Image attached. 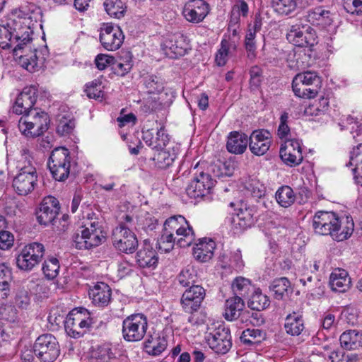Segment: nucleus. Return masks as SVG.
<instances>
[{
  "label": "nucleus",
  "instance_id": "28",
  "mask_svg": "<svg viewBox=\"0 0 362 362\" xmlns=\"http://www.w3.org/2000/svg\"><path fill=\"white\" fill-rule=\"evenodd\" d=\"M337 225V228L334 229V240L341 242L349 239L354 230L352 217L346 215L339 216Z\"/></svg>",
  "mask_w": 362,
  "mask_h": 362
},
{
  "label": "nucleus",
  "instance_id": "63",
  "mask_svg": "<svg viewBox=\"0 0 362 362\" xmlns=\"http://www.w3.org/2000/svg\"><path fill=\"white\" fill-rule=\"evenodd\" d=\"M343 7L349 13L362 14V1H344Z\"/></svg>",
  "mask_w": 362,
  "mask_h": 362
},
{
  "label": "nucleus",
  "instance_id": "48",
  "mask_svg": "<svg viewBox=\"0 0 362 362\" xmlns=\"http://www.w3.org/2000/svg\"><path fill=\"white\" fill-rule=\"evenodd\" d=\"M177 238L173 233L163 230V233L158 240V247L164 252H169L174 247L175 243H177Z\"/></svg>",
  "mask_w": 362,
  "mask_h": 362
},
{
  "label": "nucleus",
  "instance_id": "8",
  "mask_svg": "<svg viewBox=\"0 0 362 362\" xmlns=\"http://www.w3.org/2000/svg\"><path fill=\"white\" fill-rule=\"evenodd\" d=\"M124 40V35L117 25L103 23L100 27L99 40L103 47L108 51L120 48Z\"/></svg>",
  "mask_w": 362,
  "mask_h": 362
},
{
  "label": "nucleus",
  "instance_id": "16",
  "mask_svg": "<svg viewBox=\"0 0 362 362\" xmlns=\"http://www.w3.org/2000/svg\"><path fill=\"white\" fill-rule=\"evenodd\" d=\"M163 49L170 58L184 56L189 49L187 37L181 33L170 34L163 43Z\"/></svg>",
  "mask_w": 362,
  "mask_h": 362
},
{
  "label": "nucleus",
  "instance_id": "47",
  "mask_svg": "<svg viewBox=\"0 0 362 362\" xmlns=\"http://www.w3.org/2000/svg\"><path fill=\"white\" fill-rule=\"evenodd\" d=\"M59 260L52 257L45 260L42 270L47 279H54L59 274Z\"/></svg>",
  "mask_w": 362,
  "mask_h": 362
},
{
  "label": "nucleus",
  "instance_id": "41",
  "mask_svg": "<svg viewBox=\"0 0 362 362\" xmlns=\"http://www.w3.org/2000/svg\"><path fill=\"white\" fill-rule=\"evenodd\" d=\"M237 167L235 162L228 160L224 162L218 161L212 166V171L215 176H231Z\"/></svg>",
  "mask_w": 362,
  "mask_h": 362
},
{
  "label": "nucleus",
  "instance_id": "62",
  "mask_svg": "<svg viewBox=\"0 0 362 362\" xmlns=\"http://www.w3.org/2000/svg\"><path fill=\"white\" fill-rule=\"evenodd\" d=\"M114 59L113 57L107 54H98L95 59V65L98 69L104 70L107 66L113 65Z\"/></svg>",
  "mask_w": 362,
  "mask_h": 362
},
{
  "label": "nucleus",
  "instance_id": "12",
  "mask_svg": "<svg viewBox=\"0 0 362 362\" xmlns=\"http://www.w3.org/2000/svg\"><path fill=\"white\" fill-rule=\"evenodd\" d=\"M209 347L216 353L226 354L232 346L231 336L228 328L219 325L207 337Z\"/></svg>",
  "mask_w": 362,
  "mask_h": 362
},
{
  "label": "nucleus",
  "instance_id": "43",
  "mask_svg": "<svg viewBox=\"0 0 362 362\" xmlns=\"http://www.w3.org/2000/svg\"><path fill=\"white\" fill-rule=\"evenodd\" d=\"M104 6L109 16L117 19L124 17L127 11L124 1H105Z\"/></svg>",
  "mask_w": 362,
  "mask_h": 362
},
{
  "label": "nucleus",
  "instance_id": "30",
  "mask_svg": "<svg viewBox=\"0 0 362 362\" xmlns=\"http://www.w3.org/2000/svg\"><path fill=\"white\" fill-rule=\"evenodd\" d=\"M248 144L247 136L241 132H230L226 144L229 152L235 154H242L245 152Z\"/></svg>",
  "mask_w": 362,
  "mask_h": 362
},
{
  "label": "nucleus",
  "instance_id": "58",
  "mask_svg": "<svg viewBox=\"0 0 362 362\" xmlns=\"http://www.w3.org/2000/svg\"><path fill=\"white\" fill-rule=\"evenodd\" d=\"M113 66L115 70L117 72L118 74L124 76L127 74L132 68V57L129 56V54H127L125 59H121L119 61H115L114 59Z\"/></svg>",
  "mask_w": 362,
  "mask_h": 362
},
{
  "label": "nucleus",
  "instance_id": "7",
  "mask_svg": "<svg viewBox=\"0 0 362 362\" xmlns=\"http://www.w3.org/2000/svg\"><path fill=\"white\" fill-rule=\"evenodd\" d=\"M45 247L40 243H32L25 245L16 258L19 269L30 271L42 260L45 255Z\"/></svg>",
  "mask_w": 362,
  "mask_h": 362
},
{
  "label": "nucleus",
  "instance_id": "44",
  "mask_svg": "<svg viewBox=\"0 0 362 362\" xmlns=\"http://www.w3.org/2000/svg\"><path fill=\"white\" fill-rule=\"evenodd\" d=\"M231 48L235 49V44L226 39L221 40V47L215 57V62L218 66H223L226 64Z\"/></svg>",
  "mask_w": 362,
  "mask_h": 362
},
{
  "label": "nucleus",
  "instance_id": "49",
  "mask_svg": "<svg viewBox=\"0 0 362 362\" xmlns=\"http://www.w3.org/2000/svg\"><path fill=\"white\" fill-rule=\"evenodd\" d=\"M255 29H249L245 38V47L247 52V57L250 59H253L255 57L256 50V42H255V35L256 30L259 29L260 25H258L257 22L255 23Z\"/></svg>",
  "mask_w": 362,
  "mask_h": 362
},
{
  "label": "nucleus",
  "instance_id": "25",
  "mask_svg": "<svg viewBox=\"0 0 362 362\" xmlns=\"http://www.w3.org/2000/svg\"><path fill=\"white\" fill-rule=\"evenodd\" d=\"M244 301L239 296H235L226 300L224 317L227 320L233 321L238 319L241 315L244 317L248 315L250 311H244Z\"/></svg>",
  "mask_w": 362,
  "mask_h": 362
},
{
  "label": "nucleus",
  "instance_id": "10",
  "mask_svg": "<svg viewBox=\"0 0 362 362\" xmlns=\"http://www.w3.org/2000/svg\"><path fill=\"white\" fill-rule=\"evenodd\" d=\"M286 39L290 43L300 47H311L317 43L315 31L310 26L298 24L289 28Z\"/></svg>",
  "mask_w": 362,
  "mask_h": 362
},
{
  "label": "nucleus",
  "instance_id": "29",
  "mask_svg": "<svg viewBox=\"0 0 362 362\" xmlns=\"http://www.w3.org/2000/svg\"><path fill=\"white\" fill-rule=\"evenodd\" d=\"M350 284V278L344 269H337L332 272L329 277V285L332 290L344 293L349 289Z\"/></svg>",
  "mask_w": 362,
  "mask_h": 362
},
{
  "label": "nucleus",
  "instance_id": "38",
  "mask_svg": "<svg viewBox=\"0 0 362 362\" xmlns=\"http://www.w3.org/2000/svg\"><path fill=\"white\" fill-rule=\"evenodd\" d=\"M296 83H304L316 90H320L321 80L316 73L312 71H305L298 74L293 79Z\"/></svg>",
  "mask_w": 362,
  "mask_h": 362
},
{
  "label": "nucleus",
  "instance_id": "31",
  "mask_svg": "<svg viewBox=\"0 0 362 362\" xmlns=\"http://www.w3.org/2000/svg\"><path fill=\"white\" fill-rule=\"evenodd\" d=\"M166 347V339L156 333L150 335L144 343V350L145 352L153 356L160 355L165 350Z\"/></svg>",
  "mask_w": 362,
  "mask_h": 362
},
{
  "label": "nucleus",
  "instance_id": "19",
  "mask_svg": "<svg viewBox=\"0 0 362 362\" xmlns=\"http://www.w3.org/2000/svg\"><path fill=\"white\" fill-rule=\"evenodd\" d=\"M37 89L35 86H29L23 88L18 95L15 105L13 106V112L17 115H24L31 110L37 100Z\"/></svg>",
  "mask_w": 362,
  "mask_h": 362
},
{
  "label": "nucleus",
  "instance_id": "2",
  "mask_svg": "<svg viewBox=\"0 0 362 362\" xmlns=\"http://www.w3.org/2000/svg\"><path fill=\"white\" fill-rule=\"evenodd\" d=\"M49 122L46 112L34 109L20 118L18 129L26 136L36 137L47 130Z\"/></svg>",
  "mask_w": 362,
  "mask_h": 362
},
{
  "label": "nucleus",
  "instance_id": "59",
  "mask_svg": "<svg viewBox=\"0 0 362 362\" xmlns=\"http://www.w3.org/2000/svg\"><path fill=\"white\" fill-rule=\"evenodd\" d=\"M246 190L255 199H260L265 194V188L259 182L252 180L246 185Z\"/></svg>",
  "mask_w": 362,
  "mask_h": 362
},
{
  "label": "nucleus",
  "instance_id": "45",
  "mask_svg": "<svg viewBox=\"0 0 362 362\" xmlns=\"http://www.w3.org/2000/svg\"><path fill=\"white\" fill-rule=\"evenodd\" d=\"M179 284L183 287H191L197 280L196 271L192 267H187L182 269L177 276Z\"/></svg>",
  "mask_w": 362,
  "mask_h": 362
},
{
  "label": "nucleus",
  "instance_id": "26",
  "mask_svg": "<svg viewBox=\"0 0 362 362\" xmlns=\"http://www.w3.org/2000/svg\"><path fill=\"white\" fill-rule=\"evenodd\" d=\"M216 247L215 242L211 239L203 238L199 240L193 249L194 259L200 262L209 261L213 255Z\"/></svg>",
  "mask_w": 362,
  "mask_h": 362
},
{
  "label": "nucleus",
  "instance_id": "11",
  "mask_svg": "<svg viewBox=\"0 0 362 362\" xmlns=\"http://www.w3.org/2000/svg\"><path fill=\"white\" fill-rule=\"evenodd\" d=\"M339 216L332 211H317L313 218V227L315 233L322 235H330L334 240V229L338 226Z\"/></svg>",
  "mask_w": 362,
  "mask_h": 362
},
{
  "label": "nucleus",
  "instance_id": "60",
  "mask_svg": "<svg viewBox=\"0 0 362 362\" xmlns=\"http://www.w3.org/2000/svg\"><path fill=\"white\" fill-rule=\"evenodd\" d=\"M14 237L13 235L6 230L0 231V249L1 250H6L11 247L13 245Z\"/></svg>",
  "mask_w": 362,
  "mask_h": 362
},
{
  "label": "nucleus",
  "instance_id": "4",
  "mask_svg": "<svg viewBox=\"0 0 362 362\" xmlns=\"http://www.w3.org/2000/svg\"><path fill=\"white\" fill-rule=\"evenodd\" d=\"M147 327V317L144 314H132L122 322L123 338L127 341H139L144 337Z\"/></svg>",
  "mask_w": 362,
  "mask_h": 362
},
{
  "label": "nucleus",
  "instance_id": "40",
  "mask_svg": "<svg viewBox=\"0 0 362 362\" xmlns=\"http://www.w3.org/2000/svg\"><path fill=\"white\" fill-rule=\"evenodd\" d=\"M79 320V311L75 312L73 310L67 316L65 327L68 334L72 337L78 338L82 336V331L78 330Z\"/></svg>",
  "mask_w": 362,
  "mask_h": 362
},
{
  "label": "nucleus",
  "instance_id": "42",
  "mask_svg": "<svg viewBox=\"0 0 362 362\" xmlns=\"http://www.w3.org/2000/svg\"><path fill=\"white\" fill-rule=\"evenodd\" d=\"M339 126L341 130L349 129L351 134L356 132L359 136L362 132V118L349 115L339 123Z\"/></svg>",
  "mask_w": 362,
  "mask_h": 362
},
{
  "label": "nucleus",
  "instance_id": "39",
  "mask_svg": "<svg viewBox=\"0 0 362 362\" xmlns=\"http://www.w3.org/2000/svg\"><path fill=\"white\" fill-rule=\"evenodd\" d=\"M270 300L267 295L262 293L261 290L257 289L251 296L248 302L249 307L254 310H262L268 308Z\"/></svg>",
  "mask_w": 362,
  "mask_h": 362
},
{
  "label": "nucleus",
  "instance_id": "17",
  "mask_svg": "<svg viewBox=\"0 0 362 362\" xmlns=\"http://www.w3.org/2000/svg\"><path fill=\"white\" fill-rule=\"evenodd\" d=\"M205 297V290L200 286H192L187 289L181 298V305L183 310L188 313L198 310Z\"/></svg>",
  "mask_w": 362,
  "mask_h": 362
},
{
  "label": "nucleus",
  "instance_id": "54",
  "mask_svg": "<svg viewBox=\"0 0 362 362\" xmlns=\"http://www.w3.org/2000/svg\"><path fill=\"white\" fill-rule=\"evenodd\" d=\"M272 7L281 15H288L296 8V1H271Z\"/></svg>",
  "mask_w": 362,
  "mask_h": 362
},
{
  "label": "nucleus",
  "instance_id": "23",
  "mask_svg": "<svg viewBox=\"0 0 362 362\" xmlns=\"http://www.w3.org/2000/svg\"><path fill=\"white\" fill-rule=\"evenodd\" d=\"M83 230L86 238L83 245H88L89 249L99 246L106 239L105 233L98 221L88 223L85 225Z\"/></svg>",
  "mask_w": 362,
  "mask_h": 362
},
{
  "label": "nucleus",
  "instance_id": "24",
  "mask_svg": "<svg viewBox=\"0 0 362 362\" xmlns=\"http://www.w3.org/2000/svg\"><path fill=\"white\" fill-rule=\"evenodd\" d=\"M88 295L95 305L105 307L111 300L112 290L107 284L98 282L89 289Z\"/></svg>",
  "mask_w": 362,
  "mask_h": 362
},
{
  "label": "nucleus",
  "instance_id": "33",
  "mask_svg": "<svg viewBox=\"0 0 362 362\" xmlns=\"http://www.w3.org/2000/svg\"><path fill=\"white\" fill-rule=\"evenodd\" d=\"M339 341L344 349H357L362 347V334L356 329L346 330L341 334Z\"/></svg>",
  "mask_w": 362,
  "mask_h": 362
},
{
  "label": "nucleus",
  "instance_id": "61",
  "mask_svg": "<svg viewBox=\"0 0 362 362\" xmlns=\"http://www.w3.org/2000/svg\"><path fill=\"white\" fill-rule=\"evenodd\" d=\"M16 305L21 309H27L30 304V297L26 291H20L15 298Z\"/></svg>",
  "mask_w": 362,
  "mask_h": 362
},
{
  "label": "nucleus",
  "instance_id": "32",
  "mask_svg": "<svg viewBox=\"0 0 362 362\" xmlns=\"http://www.w3.org/2000/svg\"><path fill=\"white\" fill-rule=\"evenodd\" d=\"M136 262L139 267H155L158 263L156 252L146 243L136 253Z\"/></svg>",
  "mask_w": 362,
  "mask_h": 362
},
{
  "label": "nucleus",
  "instance_id": "52",
  "mask_svg": "<svg viewBox=\"0 0 362 362\" xmlns=\"http://www.w3.org/2000/svg\"><path fill=\"white\" fill-rule=\"evenodd\" d=\"M144 86L147 93L149 94H158L163 90L162 80L154 75L148 76L145 78Z\"/></svg>",
  "mask_w": 362,
  "mask_h": 362
},
{
  "label": "nucleus",
  "instance_id": "55",
  "mask_svg": "<svg viewBox=\"0 0 362 362\" xmlns=\"http://www.w3.org/2000/svg\"><path fill=\"white\" fill-rule=\"evenodd\" d=\"M330 11L324 9L322 7H317L309 11L308 18L310 21H324L325 23H329L331 19L329 18Z\"/></svg>",
  "mask_w": 362,
  "mask_h": 362
},
{
  "label": "nucleus",
  "instance_id": "51",
  "mask_svg": "<svg viewBox=\"0 0 362 362\" xmlns=\"http://www.w3.org/2000/svg\"><path fill=\"white\" fill-rule=\"evenodd\" d=\"M359 356L355 353H345L341 351H332L328 362H358Z\"/></svg>",
  "mask_w": 362,
  "mask_h": 362
},
{
  "label": "nucleus",
  "instance_id": "9",
  "mask_svg": "<svg viewBox=\"0 0 362 362\" xmlns=\"http://www.w3.org/2000/svg\"><path fill=\"white\" fill-rule=\"evenodd\" d=\"M112 240L116 250L127 254L133 253L138 247V240L134 233L123 225L113 230Z\"/></svg>",
  "mask_w": 362,
  "mask_h": 362
},
{
  "label": "nucleus",
  "instance_id": "22",
  "mask_svg": "<svg viewBox=\"0 0 362 362\" xmlns=\"http://www.w3.org/2000/svg\"><path fill=\"white\" fill-rule=\"evenodd\" d=\"M179 148L177 144H171L165 148L156 151L152 158L155 165L160 169L170 167L177 158Z\"/></svg>",
  "mask_w": 362,
  "mask_h": 362
},
{
  "label": "nucleus",
  "instance_id": "6",
  "mask_svg": "<svg viewBox=\"0 0 362 362\" xmlns=\"http://www.w3.org/2000/svg\"><path fill=\"white\" fill-rule=\"evenodd\" d=\"M35 355L43 362H53L59 356V343L51 334L39 336L33 345Z\"/></svg>",
  "mask_w": 362,
  "mask_h": 362
},
{
  "label": "nucleus",
  "instance_id": "37",
  "mask_svg": "<svg viewBox=\"0 0 362 362\" xmlns=\"http://www.w3.org/2000/svg\"><path fill=\"white\" fill-rule=\"evenodd\" d=\"M275 198L281 206L287 208L294 203L296 195L291 187L284 185L278 189Z\"/></svg>",
  "mask_w": 362,
  "mask_h": 362
},
{
  "label": "nucleus",
  "instance_id": "3",
  "mask_svg": "<svg viewBox=\"0 0 362 362\" xmlns=\"http://www.w3.org/2000/svg\"><path fill=\"white\" fill-rule=\"evenodd\" d=\"M163 229L177 238V244L180 247L189 246L194 240L192 228L181 215L168 218L164 223Z\"/></svg>",
  "mask_w": 362,
  "mask_h": 362
},
{
  "label": "nucleus",
  "instance_id": "18",
  "mask_svg": "<svg viewBox=\"0 0 362 362\" xmlns=\"http://www.w3.org/2000/svg\"><path fill=\"white\" fill-rule=\"evenodd\" d=\"M256 211L254 208L243 206L237 214L232 217L231 229L236 234L252 226L256 220Z\"/></svg>",
  "mask_w": 362,
  "mask_h": 362
},
{
  "label": "nucleus",
  "instance_id": "13",
  "mask_svg": "<svg viewBox=\"0 0 362 362\" xmlns=\"http://www.w3.org/2000/svg\"><path fill=\"white\" fill-rule=\"evenodd\" d=\"M215 181L210 174L201 172L194 177L186 189L187 194L191 198L197 199L210 194Z\"/></svg>",
  "mask_w": 362,
  "mask_h": 362
},
{
  "label": "nucleus",
  "instance_id": "34",
  "mask_svg": "<svg viewBox=\"0 0 362 362\" xmlns=\"http://www.w3.org/2000/svg\"><path fill=\"white\" fill-rule=\"evenodd\" d=\"M284 328L287 334L298 336L304 329L302 316L296 313L287 315Z\"/></svg>",
  "mask_w": 362,
  "mask_h": 362
},
{
  "label": "nucleus",
  "instance_id": "21",
  "mask_svg": "<svg viewBox=\"0 0 362 362\" xmlns=\"http://www.w3.org/2000/svg\"><path fill=\"white\" fill-rule=\"evenodd\" d=\"M272 143L269 132L264 129L254 131L250 136L249 148L256 156L265 154Z\"/></svg>",
  "mask_w": 362,
  "mask_h": 362
},
{
  "label": "nucleus",
  "instance_id": "46",
  "mask_svg": "<svg viewBox=\"0 0 362 362\" xmlns=\"http://www.w3.org/2000/svg\"><path fill=\"white\" fill-rule=\"evenodd\" d=\"M136 224L135 229H142L146 232L153 231L158 225V220L149 213H145L137 218Z\"/></svg>",
  "mask_w": 362,
  "mask_h": 362
},
{
  "label": "nucleus",
  "instance_id": "56",
  "mask_svg": "<svg viewBox=\"0 0 362 362\" xmlns=\"http://www.w3.org/2000/svg\"><path fill=\"white\" fill-rule=\"evenodd\" d=\"M102 83L100 80L95 79L92 82L87 83L85 88V92L89 98L98 99L103 97V92L101 90Z\"/></svg>",
  "mask_w": 362,
  "mask_h": 362
},
{
  "label": "nucleus",
  "instance_id": "50",
  "mask_svg": "<svg viewBox=\"0 0 362 362\" xmlns=\"http://www.w3.org/2000/svg\"><path fill=\"white\" fill-rule=\"evenodd\" d=\"M293 91L297 97L301 98H313L318 93V90H316L304 83L297 84L296 82H292Z\"/></svg>",
  "mask_w": 362,
  "mask_h": 362
},
{
  "label": "nucleus",
  "instance_id": "27",
  "mask_svg": "<svg viewBox=\"0 0 362 362\" xmlns=\"http://www.w3.org/2000/svg\"><path fill=\"white\" fill-rule=\"evenodd\" d=\"M209 12V6L206 1H200V4L192 7L189 5H185L182 14L185 19L193 23L202 22Z\"/></svg>",
  "mask_w": 362,
  "mask_h": 362
},
{
  "label": "nucleus",
  "instance_id": "1",
  "mask_svg": "<svg viewBox=\"0 0 362 362\" xmlns=\"http://www.w3.org/2000/svg\"><path fill=\"white\" fill-rule=\"evenodd\" d=\"M16 168L18 173L13 180V187L18 194L27 195L33 191L37 181V170L28 150L22 151Z\"/></svg>",
  "mask_w": 362,
  "mask_h": 362
},
{
  "label": "nucleus",
  "instance_id": "5",
  "mask_svg": "<svg viewBox=\"0 0 362 362\" xmlns=\"http://www.w3.org/2000/svg\"><path fill=\"white\" fill-rule=\"evenodd\" d=\"M70 153L64 147L55 148L49 158L48 167L57 181L66 180L70 172Z\"/></svg>",
  "mask_w": 362,
  "mask_h": 362
},
{
  "label": "nucleus",
  "instance_id": "36",
  "mask_svg": "<svg viewBox=\"0 0 362 362\" xmlns=\"http://www.w3.org/2000/svg\"><path fill=\"white\" fill-rule=\"evenodd\" d=\"M269 288L276 299L282 300L288 296L291 284L287 278L282 277L274 280Z\"/></svg>",
  "mask_w": 362,
  "mask_h": 362
},
{
  "label": "nucleus",
  "instance_id": "15",
  "mask_svg": "<svg viewBox=\"0 0 362 362\" xmlns=\"http://www.w3.org/2000/svg\"><path fill=\"white\" fill-rule=\"evenodd\" d=\"M282 161L287 165L297 166L303 161L300 141L296 139L285 141L279 151Z\"/></svg>",
  "mask_w": 362,
  "mask_h": 362
},
{
  "label": "nucleus",
  "instance_id": "53",
  "mask_svg": "<svg viewBox=\"0 0 362 362\" xmlns=\"http://www.w3.org/2000/svg\"><path fill=\"white\" fill-rule=\"evenodd\" d=\"M329 106V101L327 98H322L317 102L310 105L305 110V113L307 115L318 116L324 114Z\"/></svg>",
  "mask_w": 362,
  "mask_h": 362
},
{
  "label": "nucleus",
  "instance_id": "14",
  "mask_svg": "<svg viewBox=\"0 0 362 362\" xmlns=\"http://www.w3.org/2000/svg\"><path fill=\"white\" fill-rule=\"evenodd\" d=\"M142 134V139L146 144L155 151L165 148L171 144H175L170 141L164 127H159L158 124L156 127L143 129Z\"/></svg>",
  "mask_w": 362,
  "mask_h": 362
},
{
  "label": "nucleus",
  "instance_id": "20",
  "mask_svg": "<svg viewBox=\"0 0 362 362\" xmlns=\"http://www.w3.org/2000/svg\"><path fill=\"white\" fill-rule=\"evenodd\" d=\"M59 201L54 197H45L39 211L37 212V218L41 225L47 226L55 219L59 211Z\"/></svg>",
  "mask_w": 362,
  "mask_h": 362
},
{
  "label": "nucleus",
  "instance_id": "64",
  "mask_svg": "<svg viewBox=\"0 0 362 362\" xmlns=\"http://www.w3.org/2000/svg\"><path fill=\"white\" fill-rule=\"evenodd\" d=\"M362 144H359L356 147L354 148L350 154V160L349 165L357 166L362 164Z\"/></svg>",
  "mask_w": 362,
  "mask_h": 362
},
{
  "label": "nucleus",
  "instance_id": "35",
  "mask_svg": "<svg viewBox=\"0 0 362 362\" xmlns=\"http://www.w3.org/2000/svg\"><path fill=\"white\" fill-rule=\"evenodd\" d=\"M266 338V334L259 329H247L242 332L241 341L246 346L259 345Z\"/></svg>",
  "mask_w": 362,
  "mask_h": 362
},
{
  "label": "nucleus",
  "instance_id": "57",
  "mask_svg": "<svg viewBox=\"0 0 362 362\" xmlns=\"http://www.w3.org/2000/svg\"><path fill=\"white\" fill-rule=\"evenodd\" d=\"M250 287V281L243 277L236 278L232 284V288L235 296H244Z\"/></svg>",
  "mask_w": 362,
  "mask_h": 362
}]
</instances>
